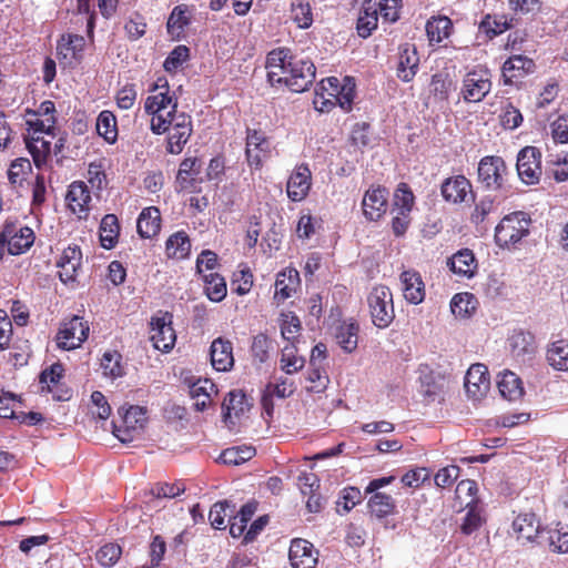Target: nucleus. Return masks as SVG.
<instances>
[{"instance_id": "obj_1", "label": "nucleus", "mask_w": 568, "mask_h": 568, "mask_svg": "<svg viewBox=\"0 0 568 568\" xmlns=\"http://www.w3.org/2000/svg\"><path fill=\"white\" fill-rule=\"evenodd\" d=\"M152 93L145 98L144 112L151 116L150 130L155 135L166 133L165 151L180 154L193 134L192 116L179 111V98L170 90L168 80L159 78L149 89Z\"/></svg>"}, {"instance_id": "obj_2", "label": "nucleus", "mask_w": 568, "mask_h": 568, "mask_svg": "<svg viewBox=\"0 0 568 568\" xmlns=\"http://www.w3.org/2000/svg\"><path fill=\"white\" fill-rule=\"evenodd\" d=\"M267 79L275 85H285L292 92H304L315 79L312 61L298 58L287 48H277L266 57Z\"/></svg>"}, {"instance_id": "obj_3", "label": "nucleus", "mask_w": 568, "mask_h": 568, "mask_svg": "<svg viewBox=\"0 0 568 568\" xmlns=\"http://www.w3.org/2000/svg\"><path fill=\"white\" fill-rule=\"evenodd\" d=\"M57 120L40 119L37 114L26 113L27 134L26 146L31 154L34 165L41 168L51 155L52 141L55 138Z\"/></svg>"}, {"instance_id": "obj_4", "label": "nucleus", "mask_w": 568, "mask_h": 568, "mask_svg": "<svg viewBox=\"0 0 568 568\" xmlns=\"http://www.w3.org/2000/svg\"><path fill=\"white\" fill-rule=\"evenodd\" d=\"M530 216L517 211L505 215L495 227V242L500 248H516L521 240L529 235Z\"/></svg>"}, {"instance_id": "obj_5", "label": "nucleus", "mask_w": 568, "mask_h": 568, "mask_svg": "<svg viewBox=\"0 0 568 568\" xmlns=\"http://www.w3.org/2000/svg\"><path fill=\"white\" fill-rule=\"evenodd\" d=\"M356 84L353 78L345 77L343 83L336 77H329L321 82L322 104L318 108L321 112L329 111L338 104L344 111L352 110L356 95Z\"/></svg>"}, {"instance_id": "obj_6", "label": "nucleus", "mask_w": 568, "mask_h": 568, "mask_svg": "<svg viewBox=\"0 0 568 568\" xmlns=\"http://www.w3.org/2000/svg\"><path fill=\"white\" fill-rule=\"evenodd\" d=\"M36 241L33 230L18 221H6L0 232V258L4 253L21 255L27 253Z\"/></svg>"}, {"instance_id": "obj_7", "label": "nucleus", "mask_w": 568, "mask_h": 568, "mask_svg": "<svg viewBox=\"0 0 568 568\" xmlns=\"http://www.w3.org/2000/svg\"><path fill=\"white\" fill-rule=\"evenodd\" d=\"M373 324L378 328L388 327L395 318L393 294L389 287L376 285L367 296Z\"/></svg>"}, {"instance_id": "obj_8", "label": "nucleus", "mask_w": 568, "mask_h": 568, "mask_svg": "<svg viewBox=\"0 0 568 568\" xmlns=\"http://www.w3.org/2000/svg\"><path fill=\"white\" fill-rule=\"evenodd\" d=\"M508 168L498 155H486L480 159L477 169V181L486 190L499 191L506 186Z\"/></svg>"}, {"instance_id": "obj_9", "label": "nucleus", "mask_w": 568, "mask_h": 568, "mask_svg": "<svg viewBox=\"0 0 568 568\" xmlns=\"http://www.w3.org/2000/svg\"><path fill=\"white\" fill-rule=\"evenodd\" d=\"M90 332L89 322L82 316L73 315L61 322L55 335L57 347L63 351L79 348L88 338Z\"/></svg>"}, {"instance_id": "obj_10", "label": "nucleus", "mask_w": 568, "mask_h": 568, "mask_svg": "<svg viewBox=\"0 0 568 568\" xmlns=\"http://www.w3.org/2000/svg\"><path fill=\"white\" fill-rule=\"evenodd\" d=\"M491 90V73L486 67H475L463 80L462 95L466 102H480Z\"/></svg>"}, {"instance_id": "obj_11", "label": "nucleus", "mask_w": 568, "mask_h": 568, "mask_svg": "<svg viewBox=\"0 0 568 568\" xmlns=\"http://www.w3.org/2000/svg\"><path fill=\"white\" fill-rule=\"evenodd\" d=\"M541 152L536 146H525L517 155L516 169L520 181L527 185L539 183L542 175Z\"/></svg>"}, {"instance_id": "obj_12", "label": "nucleus", "mask_w": 568, "mask_h": 568, "mask_svg": "<svg viewBox=\"0 0 568 568\" xmlns=\"http://www.w3.org/2000/svg\"><path fill=\"white\" fill-rule=\"evenodd\" d=\"M388 190L382 185H372L364 194L362 210L368 221H379L388 209Z\"/></svg>"}, {"instance_id": "obj_13", "label": "nucleus", "mask_w": 568, "mask_h": 568, "mask_svg": "<svg viewBox=\"0 0 568 568\" xmlns=\"http://www.w3.org/2000/svg\"><path fill=\"white\" fill-rule=\"evenodd\" d=\"M272 153L271 142L265 134L257 130H248L246 136V160L251 168H262Z\"/></svg>"}, {"instance_id": "obj_14", "label": "nucleus", "mask_w": 568, "mask_h": 568, "mask_svg": "<svg viewBox=\"0 0 568 568\" xmlns=\"http://www.w3.org/2000/svg\"><path fill=\"white\" fill-rule=\"evenodd\" d=\"M536 63L531 58L524 54L510 55L501 67L504 83L508 85L521 82L524 78L534 73Z\"/></svg>"}, {"instance_id": "obj_15", "label": "nucleus", "mask_w": 568, "mask_h": 568, "mask_svg": "<svg viewBox=\"0 0 568 568\" xmlns=\"http://www.w3.org/2000/svg\"><path fill=\"white\" fill-rule=\"evenodd\" d=\"M312 186V172L307 164L296 165L286 183L287 197L293 202L305 200Z\"/></svg>"}, {"instance_id": "obj_16", "label": "nucleus", "mask_w": 568, "mask_h": 568, "mask_svg": "<svg viewBox=\"0 0 568 568\" xmlns=\"http://www.w3.org/2000/svg\"><path fill=\"white\" fill-rule=\"evenodd\" d=\"M490 388V378L484 364L471 365L465 376V389L468 397L479 400L486 396Z\"/></svg>"}, {"instance_id": "obj_17", "label": "nucleus", "mask_w": 568, "mask_h": 568, "mask_svg": "<svg viewBox=\"0 0 568 568\" xmlns=\"http://www.w3.org/2000/svg\"><path fill=\"white\" fill-rule=\"evenodd\" d=\"M150 326V341L154 348L161 352L171 351L176 341L171 320H165L164 316H155L152 317Z\"/></svg>"}, {"instance_id": "obj_18", "label": "nucleus", "mask_w": 568, "mask_h": 568, "mask_svg": "<svg viewBox=\"0 0 568 568\" xmlns=\"http://www.w3.org/2000/svg\"><path fill=\"white\" fill-rule=\"evenodd\" d=\"M442 196L446 202L459 204L469 196L474 200L473 185L465 175H455L444 180L440 185Z\"/></svg>"}, {"instance_id": "obj_19", "label": "nucleus", "mask_w": 568, "mask_h": 568, "mask_svg": "<svg viewBox=\"0 0 568 568\" xmlns=\"http://www.w3.org/2000/svg\"><path fill=\"white\" fill-rule=\"evenodd\" d=\"M288 559L293 568H315L318 551L308 540L295 538L291 541Z\"/></svg>"}, {"instance_id": "obj_20", "label": "nucleus", "mask_w": 568, "mask_h": 568, "mask_svg": "<svg viewBox=\"0 0 568 568\" xmlns=\"http://www.w3.org/2000/svg\"><path fill=\"white\" fill-rule=\"evenodd\" d=\"M67 205L79 219H87L90 212L91 193L83 181H74L69 185L65 195Z\"/></svg>"}, {"instance_id": "obj_21", "label": "nucleus", "mask_w": 568, "mask_h": 568, "mask_svg": "<svg viewBox=\"0 0 568 568\" xmlns=\"http://www.w3.org/2000/svg\"><path fill=\"white\" fill-rule=\"evenodd\" d=\"M419 68V55L414 44L405 43L399 47L396 75L403 82H410Z\"/></svg>"}, {"instance_id": "obj_22", "label": "nucleus", "mask_w": 568, "mask_h": 568, "mask_svg": "<svg viewBox=\"0 0 568 568\" xmlns=\"http://www.w3.org/2000/svg\"><path fill=\"white\" fill-rule=\"evenodd\" d=\"M82 264V252L79 246H68L63 250L57 263L59 277L63 283L74 282Z\"/></svg>"}, {"instance_id": "obj_23", "label": "nucleus", "mask_w": 568, "mask_h": 568, "mask_svg": "<svg viewBox=\"0 0 568 568\" xmlns=\"http://www.w3.org/2000/svg\"><path fill=\"white\" fill-rule=\"evenodd\" d=\"M211 364L217 372H229L234 365L233 344L224 337L215 338L210 347Z\"/></svg>"}, {"instance_id": "obj_24", "label": "nucleus", "mask_w": 568, "mask_h": 568, "mask_svg": "<svg viewBox=\"0 0 568 568\" xmlns=\"http://www.w3.org/2000/svg\"><path fill=\"white\" fill-rule=\"evenodd\" d=\"M399 278L405 300L414 305L420 304L426 295L422 275L415 270H407L402 272Z\"/></svg>"}, {"instance_id": "obj_25", "label": "nucleus", "mask_w": 568, "mask_h": 568, "mask_svg": "<svg viewBox=\"0 0 568 568\" xmlns=\"http://www.w3.org/2000/svg\"><path fill=\"white\" fill-rule=\"evenodd\" d=\"M85 40L79 34H64L58 41L57 54L60 60H67L69 64L79 63L83 58Z\"/></svg>"}, {"instance_id": "obj_26", "label": "nucleus", "mask_w": 568, "mask_h": 568, "mask_svg": "<svg viewBox=\"0 0 568 568\" xmlns=\"http://www.w3.org/2000/svg\"><path fill=\"white\" fill-rule=\"evenodd\" d=\"M513 529L518 539L526 541H532L535 538L540 539V535L544 531L540 520L532 511L520 513L513 521Z\"/></svg>"}, {"instance_id": "obj_27", "label": "nucleus", "mask_w": 568, "mask_h": 568, "mask_svg": "<svg viewBox=\"0 0 568 568\" xmlns=\"http://www.w3.org/2000/svg\"><path fill=\"white\" fill-rule=\"evenodd\" d=\"M449 270L462 277L470 278L475 275L478 263L469 248H462L447 260Z\"/></svg>"}, {"instance_id": "obj_28", "label": "nucleus", "mask_w": 568, "mask_h": 568, "mask_svg": "<svg viewBox=\"0 0 568 568\" xmlns=\"http://www.w3.org/2000/svg\"><path fill=\"white\" fill-rule=\"evenodd\" d=\"M377 1L364 0L356 23V30L358 36L363 39L368 38L377 28Z\"/></svg>"}, {"instance_id": "obj_29", "label": "nucleus", "mask_w": 568, "mask_h": 568, "mask_svg": "<svg viewBox=\"0 0 568 568\" xmlns=\"http://www.w3.org/2000/svg\"><path fill=\"white\" fill-rule=\"evenodd\" d=\"M300 286V274L295 268L280 272L275 281L274 298L280 303L290 298Z\"/></svg>"}, {"instance_id": "obj_30", "label": "nucleus", "mask_w": 568, "mask_h": 568, "mask_svg": "<svg viewBox=\"0 0 568 568\" xmlns=\"http://www.w3.org/2000/svg\"><path fill=\"white\" fill-rule=\"evenodd\" d=\"M136 230L142 239H151L161 230V213L155 206L142 210L136 221Z\"/></svg>"}, {"instance_id": "obj_31", "label": "nucleus", "mask_w": 568, "mask_h": 568, "mask_svg": "<svg viewBox=\"0 0 568 568\" xmlns=\"http://www.w3.org/2000/svg\"><path fill=\"white\" fill-rule=\"evenodd\" d=\"M201 173V162L197 158H185L181 163L176 174V183L181 190H191L199 181Z\"/></svg>"}, {"instance_id": "obj_32", "label": "nucleus", "mask_w": 568, "mask_h": 568, "mask_svg": "<svg viewBox=\"0 0 568 568\" xmlns=\"http://www.w3.org/2000/svg\"><path fill=\"white\" fill-rule=\"evenodd\" d=\"M497 387L500 395L510 402L520 399L524 395L521 379L510 371L498 375Z\"/></svg>"}, {"instance_id": "obj_33", "label": "nucleus", "mask_w": 568, "mask_h": 568, "mask_svg": "<svg viewBox=\"0 0 568 568\" xmlns=\"http://www.w3.org/2000/svg\"><path fill=\"white\" fill-rule=\"evenodd\" d=\"M367 508L372 517L381 520L395 513L396 503L390 495L375 493L368 498Z\"/></svg>"}, {"instance_id": "obj_34", "label": "nucleus", "mask_w": 568, "mask_h": 568, "mask_svg": "<svg viewBox=\"0 0 568 568\" xmlns=\"http://www.w3.org/2000/svg\"><path fill=\"white\" fill-rule=\"evenodd\" d=\"M453 22L446 16L432 17L426 22V33L430 44L440 43L453 32Z\"/></svg>"}, {"instance_id": "obj_35", "label": "nucleus", "mask_w": 568, "mask_h": 568, "mask_svg": "<svg viewBox=\"0 0 568 568\" xmlns=\"http://www.w3.org/2000/svg\"><path fill=\"white\" fill-rule=\"evenodd\" d=\"M217 389L210 379H197L190 387V395L195 400L194 407L197 412H203L211 404L212 394H216Z\"/></svg>"}, {"instance_id": "obj_36", "label": "nucleus", "mask_w": 568, "mask_h": 568, "mask_svg": "<svg viewBox=\"0 0 568 568\" xmlns=\"http://www.w3.org/2000/svg\"><path fill=\"white\" fill-rule=\"evenodd\" d=\"M99 234L101 245L104 248L111 250L116 245L120 235V223L115 214H106L102 217Z\"/></svg>"}, {"instance_id": "obj_37", "label": "nucleus", "mask_w": 568, "mask_h": 568, "mask_svg": "<svg viewBox=\"0 0 568 568\" xmlns=\"http://www.w3.org/2000/svg\"><path fill=\"white\" fill-rule=\"evenodd\" d=\"M295 392V384L287 377L275 378L274 382H270L262 398L263 406L268 410L271 404V397L276 396L278 398H286Z\"/></svg>"}, {"instance_id": "obj_38", "label": "nucleus", "mask_w": 568, "mask_h": 568, "mask_svg": "<svg viewBox=\"0 0 568 568\" xmlns=\"http://www.w3.org/2000/svg\"><path fill=\"white\" fill-rule=\"evenodd\" d=\"M513 28V19H508L507 16L501 14H485L479 23V29L489 38L504 33L505 31Z\"/></svg>"}, {"instance_id": "obj_39", "label": "nucleus", "mask_w": 568, "mask_h": 568, "mask_svg": "<svg viewBox=\"0 0 568 568\" xmlns=\"http://www.w3.org/2000/svg\"><path fill=\"white\" fill-rule=\"evenodd\" d=\"M478 301L474 294L464 292L457 293L450 301L452 313L459 318H469L477 310Z\"/></svg>"}, {"instance_id": "obj_40", "label": "nucleus", "mask_w": 568, "mask_h": 568, "mask_svg": "<svg viewBox=\"0 0 568 568\" xmlns=\"http://www.w3.org/2000/svg\"><path fill=\"white\" fill-rule=\"evenodd\" d=\"M359 326L356 322H343L336 328V341L347 353L356 349L358 343Z\"/></svg>"}, {"instance_id": "obj_41", "label": "nucleus", "mask_w": 568, "mask_h": 568, "mask_svg": "<svg viewBox=\"0 0 568 568\" xmlns=\"http://www.w3.org/2000/svg\"><path fill=\"white\" fill-rule=\"evenodd\" d=\"M305 365V358L298 354L295 343H287L282 348L280 358V366L286 374H295L300 372Z\"/></svg>"}, {"instance_id": "obj_42", "label": "nucleus", "mask_w": 568, "mask_h": 568, "mask_svg": "<svg viewBox=\"0 0 568 568\" xmlns=\"http://www.w3.org/2000/svg\"><path fill=\"white\" fill-rule=\"evenodd\" d=\"M245 395L241 392L232 390L224 398L222 404L223 419L225 423L234 424L233 417H239L246 409Z\"/></svg>"}, {"instance_id": "obj_43", "label": "nucleus", "mask_w": 568, "mask_h": 568, "mask_svg": "<svg viewBox=\"0 0 568 568\" xmlns=\"http://www.w3.org/2000/svg\"><path fill=\"white\" fill-rule=\"evenodd\" d=\"M548 364L557 371H568V341L552 342L546 353Z\"/></svg>"}, {"instance_id": "obj_44", "label": "nucleus", "mask_w": 568, "mask_h": 568, "mask_svg": "<svg viewBox=\"0 0 568 568\" xmlns=\"http://www.w3.org/2000/svg\"><path fill=\"white\" fill-rule=\"evenodd\" d=\"M97 132L108 143L112 144L118 140V121L114 113L110 110H103L97 118Z\"/></svg>"}, {"instance_id": "obj_45", "label": "nucleus", "mask_w": 568, "mask_h": 568, "mask_svg": "<svg viewBox=\"0 0 568 568\" xmlns=\"http://www.w3.org/2000/svg\"><path fill=\"white\" fill-rule=\"evenodd\" d=\"M204 292L212 302H221L226 296V282L219 273L211 272L202 275Z\"/></svg>"}, {"instance_id": "obj_46", "label": "nucleus", "mask_w": 568, "mask_h": 568, "mask_svg": "<svg viewBox=\"0 0 568 568\" xmlns=\"http://www.w3.org/2000/svg\"><path fill=\"white\" fill-rule=\"evenodd\" d=\"M540 544H547L552 552H568V530L557 528H544L540 535Z\"/></svg>"}, {"instance_id": "obj_47", "label": "nucleus", "mask_w": 568, "mask_h": 568, "mask_svg": "<svg viewBox=\"0 0 568 568\" xmlns=\"http://www.w3.org/2000/svg\"><path fill=\"white\" fill-rule=\"evenodd\" d=\"M166 255L172 258H185L191 251V242L184 231H179L172 234L165 245Z\"/></svg>"}, {"instance_id": "obj_48", "label": "nucleus", "mask_w": 568, "mask_h": 568, "mask_svg": "<svg viewBox=\"0 0 568 568\" xmlns=\"http://www.w3.org/2000/svg\"><path fill=\"white\" fill-rule=\"evenodd\" d=\"M191 23V11L189 6L179 4L173 8L166 22L169 33L180 36Z\"/></svg>"}, {"instance_id": "obj_49", "label": "nucleus", "mask_w": 568, "mask_h": 568, "mask_svg": "<svg viewBox=\"0 0 568 568\" xmlns=\"http://www.w3.org/2000/svg\"><path fill=\"white\" fill-rule=\"evenodd\" d=\"M31 172L32 165L27 158H18L13 160L7 172L10 185L14 189L21 187Z\"/></svg>"}, {"instance_id": "obj_50", "label": "nucleus", "mask_w": 568, "mask_h": 568, "mask_svg": "<svg viewBox=\"0 0 568 568\" xmlns=\"http://www.w3.org/2000/svg\"><path fill=\"white\" fill-rule=\"evenodd\" d=\"M255 456V448L252 446H235L224 449L219 459L225 465L237 466Z\"/></svg>"}, {"instance_id": "obj_51", "label": "nucleus", "mask_w": 568, "mask_h": 568, "mask_svg": "<svg viewBox=\"0 0 568 568\" xmlns=\"http://www.w3.org/2000/svg\"><path fill=\"white\" fill-rule=\"evenodd\" d=\"M145 420V410L140 406H131L123 417V422L126 426V429L124 430L125 436L120 434V429L114 432V435L123 443L129 442L131 440V437H129V429H135L136 425L142 428Z\"/></svg>"}, {"instance_id": "obj_52", "label": "nucleus", "mask_w": 568, "mask_h": 568, "mask_svg": "<svg viewBox=\"0 0 568 568\" xmlns=\"http://www.w3.org/2000/svg\"><path fill=\"white\" fill-rule=\"evenodd\" d=\"M101 367L103 374L111 378H118L124 375V366L122 365V355L118 351H108L101 358Z\"/></svg>"}, {"instance_id": "obj_53", "label": "nucleus", "mask_w": 568, "mask_h": 568, "mask_svg": "<svg viewBox=\"0 0 568 568\" xmlns=\"http://www.w3.org/2000/svg\"><path fill=\"white\" fill-rule=\"evenodd\" d=\"M420 393L426 403H433L443 394V386L438 383L435 374L429 371L420 376Z\"/></svg>"}, {"instance_id": "obj_54", "label": "nucleus", "mask_w": 568, "mask_h": 568, "mask_svg": "<svg viewBox=\"0 0 568 568\" xmlns=\"http://www.w3.org/2000/svg\"><path fill=\"white\" fill-rule=\"evenodd\" d=\"M292 19L301 29H307L313 23V13L310 3L305 0H297L292 3Z\"/></svg>"}, {"instance_id": "obj_55", "label": "nucleus", "mask_w": 568, "mask_h": 568, "mask_svg": "<svg viewBox=\"0 0 568 568\" xmlns=\"http://www.w3.org/2000/svg\"><path fill=\"white\" fill-rule=\"evenodd\" d=\"M415 196L407 183H399L394 194L393 211L412 212Z\"/></svg>"}, {"instance_id": "obj_56", "label": "nucleus", "mask_w": 568, "mask_h": 568, "mask_svg": "<svg viewBox=\"0 0 568 568\" xmlns=\"http://www.w3.org/2000/svg\"><path fill=\"white\" fill-rule=\"evenodd\" d=\"M452 89V80L448 73L437 72L432 75L430 92L440 101L448 100Z\"/></svg>"}, {"instance_id": "obj_57", "label": "nucleus", "mask_w": 568, "mask_h": 568, "mask_svg": "<svg viewBox=\"0 0 568 568\" xmlns=\"http://www.w3.org/2000/svg\"><path fill=\"white\" fill-rule=\"evenodd\" d=\"M477 491L478 486L475 480L465 479L458 483L456 487V497L460 499V503L465 504V507L477 505Z\"/></svg>"}, {"instance_id": "obj_58", "label": "nucleus", "mask_w": 568, "mask_h": 568, "mask_svg": "<svg viewBox=\"0 0 568 568\" xmlns=\"http://www.w3.org/2000/svg\"><path fill=\"white\" fill-rule=\"evenodd\" d=\"M122 555V548L114 542L102 546L95 554L97 561L103 567L114 566Z\"/></svg>"}, {"instance_id": "obj_59", "label": "nucleus", "mask_w": 568, "mask_h": 568, "mask_svg": "<svg viewBox=\"0 0 568 568\" xmlns=\"http://www.w3.org/2000/svg\"><path fill=\"white\" fill-rule=\"evenodd\" d=\"M301 328V321L296 315L292 313L283 315L281 323V334L285 341L288 343H295L300 335Z\"/></svg>"}, {"instance_id": "obj_60", "label": "nucleus", "mask_w": 568, "mask_h": 568, "mask_svg": "<svg viewBox=\"0 0 568 568\" xmlns=\"http://www.w3.org/2000/svg\"><path fill=\"white\" fill-rule=\"evenodd\" d=\"M146 22L144 17L134 12L124 24V31L131 41H136L146 32Z\"/></svg>"}, {"instance_id": "obj_61", "label": "nucleus", "mask_w": 568, "mask_h": 568, "mask_svg": "<svg viewBox=\"0 0 568 568\" xmlns=\"http://www.w3.org/2000/svg\"><path fill=\"white\" fill-rule=\"evenodd\" d=\"M253 286V274L248 268L241 270L233 274L231 288L233 293L242 296L247 294Z\"/></svg>"}, {"instance_id": "obj_62", "label": "nucleus", "mask_w": 568, "mask_h": 568, "mask_svg": "<svg viewBox=\"0 0 568 568\" xmlns=\"http://www.w3.org/2000/svg\"><path fill=\"white\" fill-rule=\"evenodd\" d=\"M495 209V200L491 195L483 196L474 207V211L470 214L471 223L478 225L483 223L490 212Z\"/></svg>"}, {"instance_id": "obj_63", "label": "nucleus", "mask_w": 568, "mask_h": 568, "mask_svg": "<svg viewBox=\"0 0 568 568\" xmlns=\"http://www.w3.org/2000/svg\"><path fill=\"white\" fill-rule=\"evenodd\" d=\"M138 92L134 83H126L115 93V103L121 110H130L136 101Z\"/></svg>"}, {"instance_id": "obj_64", "label": "nucleus", "mask_w": 568, "mask_h": 568, "mask_svg": "<svg viewBox=\"0 0 568 568\" xmlns=\"http://www.w3.org/2000/svg\"><path fill=\"white\" fill-rule=\"evenodd\" d=\"M189 55L190 50L186 45H178L165 58L163 67L168 72H173L189 59Z\"/></svg>"}]
</instances>
